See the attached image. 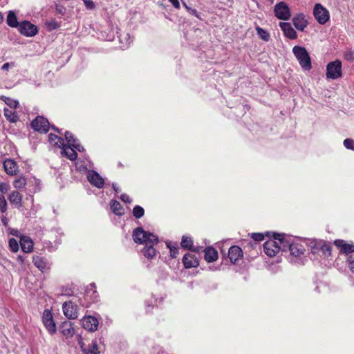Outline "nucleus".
<instances>
[{
    "label": "nucleus",
    "mask_w": 354,
    "mask_h": 354,
    "mask_svg": "<svg viewBox=\"0 0 354 354\" xmlns=\"http://www.w3.org/2000/svg\"><path fill=\"white\" fill-rule=\"evenodd\" d=\"M133 239L135 243L138 244H156L158 242V236L149 232L145 231L139 227L133 231Z\"/></svg>",
    "instance_id": "1"
},
{
    "label": "nucleus",
    "mask_w": 354,
    "mask_h": 354,
    "mask_svg": "<svg viewBox=\"0 0 354 354\" xmlns=\"http://www.w3.org/2000/svg\"><path fill=\"white\" fill-rule=\"evenodd\" d=\"M292 53L304 70L309 71L311 69V59L304 47L295 46L292 48Z\"/></svg>",
    "instance_id": "2"
},
{
    "label": "nucleus",
    "mask_w": 354,
    "mask_h": 354,
    "mask_svg": "<svg viewBox=\"0 0 354 354\" xmlns=\"http://www.w3.org/2000/svg\"><path fill=\"white\" fill-rule=\"evenodd\" d=\"M326 75L328 79L332 80L341 77L342 75L341 62L339 60H335L328 63L326 66Z\"/></svg>",
    "instance_id": "3"
},
{
    "label": "nucleus",
    "mask_w": 354,
    "mask_h": 354,
    "mask_svg": "<svg viewBox=\"0 0 354 354\" xmlns=\"http://www.w3.org/2000/svg\"><path fill=\"white\" fill-rule=\"evenodd\" d=\"M313 15L319 24H325L330 19L328 10L320 3H316L313 9Z\"/></svg>",
    "instance_id": "4"
},
{
    "label": "nucleus",
    "mask_w": 354,
    "mask_h": 354,
    "mask_svg": "<svg viewBox=\"0 0 354 354\" xmlns=\"http://www.w3.org/2000/svg\"><path fill=\"white\" fill-rule=\"evenodd\" d=\"M275 16L281 20H288L291 17L290 10L284 1L277 3L274 9Z\"/></svg>",
    "instance_id": "5"
},
{
    "label": "nucleus",
    "mask_w": 354,
    "mask_h": 354,
    "mask_svg": "<svg viewBox=\"0 0 354 354\" xmlns=\"http://www.w3.org/2000/svg\"><path fill=\"white\" fill-rule=\"evenodd\" d=\"M19 30L21 35L26 37L35 36L37 32V28L28 21H24L19 26Z\"/></svg>",
    "instance_id": "6"
},
{
    "label": "nucleus",
    "mask_w": 354,
    "mask_h": 354,
    "mask_svg": "<svg viewBox=\"0 0 354 354\" xmlns=\"http://www.w3.org/2000/svg\"><path fill=\"white\" fill-rule=\"evenodd\" d=\"M32 128L41 133H46L49 129V122L42 116H37L31 122Z\"/></svg>",
    "instance_id": "7"
},
{
    "label": "nucleus",
    "mask_w": 354,
    "mask_h": 354,
    "mask_svg": "<svg viewBox=\"0 0 354 354\" xmlns=\"http://www.w3.org/2000/svg\"><path fill=\"white\" fill-rule=\"evenodd\" d=\"M63 313L64 315L69 319H75L78 316L77 306L72 301H66L62 305Z\"/></svg>",
    "instance_id": "8"
},
{
    "label": "nucleus",
    "mask_w": 354,
    "mask_h": 354,
    "mask_svg": "<svg viewBox=\"0 0 354 354\" xmlns=\"http://www.w3.org/2000/svg\"><path fill=\"white\" fill-rule=\"evenodd\" d=\"M42 321L46 328L50 334L55 333L57 328L50 310L48 309L44 310L42 316Z\"/></svg>",
    "instance_id": "9"
},
{
    "label": "nucleus",
    "mask_w": 354,
    "mask_h": 354,
    "mask_svg": "<svg viewBox=\"0 0 354 354\" xmlns=\"http://www.w3.org/2000/svg\"><path fill=\"white\" fill-rule=\"evenodd\" d=\"M280 247L277 240H268L263 243L265 253L270 257H274L279 251Z\"/></svg>",
    "instance_id": "10"
},
{
    "label": "nucleus",
    "mask_w": 354,
    "mask_h": 354,
    "mask_svg": "<svg viewBox=\"0 0 354 354\" xmlns=\"http://www.w3.org/2000/svg\"><path fill=\"white\" fill-rule=\"evenodd\" d=\"M275 240H277L280 247V250L287 251L289 250L292 245L293 239L290 236H286L284 234H274L273 236Z\"/></svg>",
    "instance_id": "11"
},
{
    "label": "nucleus",
    "mask_w": 354,
    "mask_h": 354,
    "mask_svg": "<svg viewBox=\"0 0 354 354\" xmlns=\"http://www.w3.org/2000/svg\"><path fill=\"white\" fill-rule=\"evenodd\" d=\"M87 179L91 185L97 188H102L104 185V180L103 178L94 170L88 171Z\"/></svg>",
    "instance_id": "12"
},
{
    "label": "nucleus",
    "mask_w": 354,
    "mask_h": 354,
    "mask_svg": "<svg viewBox=\"0 0 354 354\" xmlns=\"http://www.w3.org/2000/svg\"><path fill=\"white\" fill-rule=\"evenodd\" d=\"M98 320L93 316H86L82 319L84 328L89 331H95L98 327Z\"/></svg>",
    "instance_id": "13"
},
{
    "label": "nucleus",
    "mask_w": 354,
    "mask_h": 354,
    "mask_svg": "<svg viewBox=\"0 0 354 354\" xmlns=\"http://www.w3.org/2000/svg\"><path fill=\"white\" fill-rule=\"evenodd\" d=\"M292 21L295 28L299 31H303L308 24L306 16L303 13L295 15Z\"/></svg>",
    "instance_id": "14"
},
{
    "label": "nucleus",
    "mask_w": 354,
    "mask_h": 354,
    "mask_svg": "<svg viewBox=\"0 0 354 354\" xmlns=\"http://www.w3.org/2000/svg\"><path fill=\"white\" fill-rule=\"evenodd\" d=\"M279 27L282 30L285 37L290 39H295L297 37L296 30L292 27L288 22H280Z\"/></svg>",
    "instance_id": "15"
},
{
    "label": "nucleus",
    "mask_w": 354,
    "mask_h": 354,
    "mask_svg": "<svg viewBox=\"0 0 354 354\" xmlns=\"http://www.w3.org/2000/svg\"><path fill=\"white\" fill-rule=\"evenodd\" d=\"M3 165L4 170L8 175H17L19 171V167L17 163L14 160L8 158L3 161Z\"/></svg>",
    "instance_id": "16"
},
{
    "label": "nucleus",
    "mask_w": 354,
    "mask_h": 354,
    "mask_svg": "<svg viewBox=\"0 0 354 354\" xmlns=\"http://www.w3.org/2000/svg\"><path fill=\"white\" fill-rule=\"evenodd\" d=\"M334 244L339 249L341 253L348 254L354 252V244L353 243H347L344 240L337 239L335 241Z\"/></svg>",
    "instance_id": "17"
},
{
    "label": "nucleus",
    "mask_w": 354,
    "mask_h": 354,
    "mask_svg": "<svg viewBox=\"0 0 354 354\" xmlns=\"http://www.w3.org/2000/svg\"><path fill=\"white\" fill-rule=\"evenodd\" d=\"M242 257L243 252L240 247L233 245L230 248L228 251V257L232 263H235Z\"/></svg>",
    "instance_id": "18"
},
{
    "label": "nucleus",
    "mask_w": 354,
    "mask_h": 354,
    "mask_svg": "<svg viewBox=\"0 0 354 354\" xmlns=\"http://www.w3.org/2000/svg\"><path fill=\"white\" fill-rule=\"evenodd\" d=\"M183 263L186 268H196L199 265L198 259L194 254L187 253L183 258Z\"/></svg>",
    "instance_id": "19"
},
{
    "label": "nucleus",
    "mask_w": 354,
    "mask_h": 354,
    "mask_svg": "<svg viewBox=\"0 0 354 354\" xmlns=\"http://www.w3.org/2000/svg\"><path fill=\"white\" fill-rule=\"evenodd\" d=\"M59 331L66 338L71 337L75 334V329L70 322H63L59 327Z\"/></svg>",
    "instance_id": "20"
},
{
    "label": "nucleus",
    "mask_w": 354,
    "mask_h": 354,
    "mask_svg": "<svg viewBox=\"0 0 354 354\" xmlns=\"http://www.w3.org/2000/svg\"><path fill=\"white\" fill-rule=\"evenodd\" d=\"M8 200L11 204L17 208L22 206V196L17 191H12L8 196Z\"/></svg>",
    "instance_id": "21"
},
{
    "label": "nucleus",
    "mask_w": 354,
    "mask_h": 354,
    "mask_svg": "<svg viewBox=\"0 0 354 354\" xmlns=\"http://www.w3.org/2000/svg\"><path fill=\"white\" fill-rule=\"evenodd\" d=\"M62 149V153L66 156L70 160H75L77 158V153L71 145H64L61 147Z\"/></svg>",
    "instance_id": "22"
},
{
    "label": "nucleus",
    "mask_w": 354,
    "mask_h": 354,
    "mask_svg": "<svg viewBox=\"0 0 354 354\" xmlns=\"http://www.w3.org/2000/svg\"><path fill=\"white\" fill-rule=\"evenodd\" d=\"M20 245L22 250L26 253L32 252L33 249L32 241L29 237L26 236L21 237Z\"/></svg>",
    "instance_id": "23"
},
{
    "label": "nucleus",
    "mask_w": 354,
    "mask_h": 354,
    "mask_svg": "<svg viewBox=\"0 0 354 354\" xmlns=\"http://www.w3.org/2000/svg\"><path fill=\"white\" fill-rule=\"evenodd\" d=\"M204 252L205 259L207 262H214L218 259V252L214 248L208 247L205 248Z\"/></svg>",
    "instance_id": "24"
},
{
    "label": "nucleus",
    "mask_w": 354,
    "mask_h": 354,
    "mask_svg": "<svg viewBox=\"0 0 354 354\" xmlns=\"http://www.w3.org/2000/svg\"><path fill=\"white\" fill-rule=\"evenodd\" d=\"M289 251L292 256L299 257L304 254V247L300 243L293 242L289 249Z\"/></svg>",
    "instance_id": "25"
},
{
    "label": "nucleus",
    "mask_w": 354,
    "mask_h": 354,
    "mask_svg": "<svg viewBox=\"0 0 354 354\" xmlns=\"http://www.w3.org/2000/svg\"><path fill=\"white\" fill-rule=\"evenodd\" d=\"M7 24L10 27L17 28L19 27V23L17 21V17L14 11L10 10L8 12L6 19Z\"/></svg>",
    "instance_id": "26"
},
{
    "label": "nucleus",
    "mask_w": 354,
    "mask_h": 354,
    "mask_svg": "<svg viewBox=\"0 0 354 354\" xmlns=\"http://www.w3.org/2000/svg\"><path fill=\"white\" fill-rule=\"evenodd\" d=\"M34 265L41 271H44L47 268V262L43 257L35 256L32 258Z\"/></svg>",
    "instance_id": "27"
},
{
    "label": "nucleus",
    "mask_w": 354,
    "mask_h": 354,
    "mask_svg": "<svg viewBox=\"0 0 354 354\" xmlns=\"http://www.w3.org/2000/svg\"><path fill=\"white\" fill-rule=\"evenodd\" d=\"M95 289V283H91V284H90L89 286H88V288L86 290L85 297L86 298H88L89 297H93L92 302L97 301L98 295H97V292Z\"/></svg>",
    "instance_id": "28"
},
{
    "label": "nucleus",
    "mask_w": 354,
    "mask_h": 354,
    "mask_svg": "<svg viewBox=\"0 0 354 354\" xmlns=\"http://www.w3.org/2000/svg\"><path fill=\"white\" fill-rule=\"evenodd\" d=\"M48 140L50 143H53L55 146L59 148H61L64 145V139L62 137L53 133H50L48 135Z\"/></svg>",
    "instance_id": "29"
},
{
    "label": "nucleus",
    "mask_w": 354,
    "mask_h": 354,
    "mask_svg": "<svg viewBox=\"0 0 354 354\" xmlns=\"http://www.w3.org/2000/svg\"><path fill=\"white\" fill-rule=\"evenodd\" d=\"M143 254L148 259H152L156 255V250L153 248V245L148 244L143 249Z\"/></svg>",
    "instance_id": "30"
},
{
    "label": "nucleus",
    "mask_w": 354,
    "mask_h": 354,
    "mask_svg": "<svg viewBox=\"0 0 354 354\" xmlns=\"http://www.w3.org/2000/svg\"><path fill=\"white\" fill-rule=\"evenodd\" d=\"M4 115L6 119L11 122H15L19 119L18 115L16 114L15 111L10 109H4Z\"/></svg>",
    "instance_id": "31"
},
{
    "label": "nucleus",
    "mask_w": 354,
    "mask_h": 354,
    "mask_svg": "<svg viewBox=\"0 0 354 354\" xmlns=\"http://www.w3.org/2000/svg\"><path fill=\"white\" fill-rule=\"evenodd\" d=\"M110 205L111 209L114 214L117 215H122L123 214V208L118 201H111Z\"/></svg>",
    "instance_id": "32"
},
{
    "label": "nucleus",
    "mask_w": 354,
    "mask_h": 354,
    "mask_svg": "<svg viewBox=\"0 0 354 354\" xmlns=\"http://www.w3.org/2000/svg\"><path fill=\"white\" fill-rule=\"evenodd\" d=\"M255 29L257 30V33L258 36L261 39H263L265 41H268L270 40V35L267 30H266L265 29H263L259 26H257L255 28Z\"/></svg>",
    "instance_id": "33"
},
{
    "label": "nucleus",
    "mask_w": 354,
    "mask_h": 354,
    "mask_svg": "<svg viewBox=\"0 0 354 354\" xmlns=\"http://www.w3.org/2000/svg\"><path fill=\"white\" fill-rule=\"evenodd\" d=\"M26 178L24 176H20L13 182V186L17 189L24 188L26 185Z\"/></svg>",
    "instance_id": "34"
},
{
    "label": "nucleus",
    "mask_w": 354,
    "mask_h": 354,
    "mask_svg": "<svg viewBox=\"0 0 354 354\" xmlns=\"http://www.w3.org/2000/svg\"><path fill=\"white\" fill-rule=\"evenodd\" d=\"M181 246L186 249L192 248L193 241L191 237L183 236L181 241Z\"/></svg>",
    "instance_id": "35"
},
{
    "label": "nucleus",
    "mask_w": 354,
    "mask_h": 354,
    "mask_svg": "<svg viewBox=\"0 0 354 354\" xmlns=\"http://www.w3.org/2000/svg\"><path fill=\"white\" fill-rule=\"evenodd\" d=\"M145 210L144 209L140 206V205H136L133 209V215L136 218H140L144 216Z\"/></svg>",
    "instance_id": "36"
},
{
    "label": "nucleus",
    "mask_w": 354,
    "mask_h": 354,
    "mask_svg": "<svg viewBox=\"0 0 354 354\" xmlns=\"http://www.w3.org/2000/svg\"><path fill=\"white\" fill-rule=\"evenodd\" d=\"M5 103L10 106V108H16L19 106V102L15 100H12L8 97L3 96L1 97Z\"/></svg>",
    "instance_id": "37"
},
{
    "label": "nucleus",
    "mask_w": 354,
    "mask_h": 354,
    "mask_svg": "<svg viewBox=\"0 0 354 354\" xmlns=\"http://www.w3.org/2000/svg\"><path fill=\"white\" fill-rule=\"evenodd\" d=\"M83 352L85 354H98L97 344L92 343V344L88 346V348L84 349Z\"/></svg>",
    "instance_id": "38"
},
{
    "label": "nucleus",
    "mask_w": 354,
    "mask_h": 354,
    "mask_svg": "<svg viewBox=\"0 0 354 354\" xmlns=\"http://www.w3.org/2000/svg\"><path fill=\"white\" fill-rule=\"evenodd\" d=\"M7 201L3 195H0V211L1 213H5L7 211Z\"/></svg>",
    "instance_id": "39"
},
{
    "label": "nucleus",
    "mask_w": 354,
    "mask_h": 354,
    "mask_svg": "<svg viewBox=\"0 0 354 354\" xmlns=\"http://www.w3.org/2000/svg\"><path fill=\"white\" fill-rule=\"evenodd\" d=\"M9 247L11 251L17 252L19 250V244L16 239L12 238L9 240Z\"/></svg>",
    "instance_id": "40"
},
{
    "label": "nucleus",
    "mask_w": 354,
    "mask_h": 354,
    "mask_svg": "<svg viewBox=\"0 0 354 354\" xmlns=\"http://www.w3.org/2000/svg\"><path fill=\"white\" fill-rule=\"evenodd\" d=\"M344 146L348 149L354 151V140L346 138L344 140Z\"/></svg>",
    "instance_id": "41"
},
{
    "label": "nucleus",
    "mask_w": 354,
    "mask_h": 354,
    "mask_svg": "<svg viewBox=\"0 0 354 354\" xmlns=\"http://www.w3.org/2000/svg\"><path fill=\"white\" fill-rule=\"evenodd\" d=\"M65 139L67 141L68 145H71V143H75L77 142L76 140L73 138V134L69 131L65 132Z\"/></svg>",
    "instance_id": "42"
},
{
    "label": "nucleus",
    "mask_w": 354,
    "mask_h": 354,
    "mask_svg": "<svg viewBox=\"0 0 354 354\" xmlns=\"http://www.w3.org/2000/svg\"><path fill=\"white\" fill-rule=\"evenodd\" d=\"M167 247L170 250V255L172 258H176L178 255V248L176 247H171L169 244H167Z\"/></svg>",
    "instance_id": "43"
},
{
    "label": "nucleus",
    "mask_w": 354,
    "mask_h": 354,
    "mask_svg": "<svg viewBox=\"0 0 354 354\" xmlns=\"http://www.w3.org/2000/svg\"><path fill=\"white\" fill-rule=\"evenodd\" d=\"M10 187L9 185V184L6 183H0V192L2 193V194H6L8 192V190L10 189Z\"/></svg>",
    "instance_id": "44"
},
{
    "label": "nucleus",
    "mask_w": 354,
    "mask_h": 354,
    "mask_svg": "<svg viewBox=\"0 0 354 354\" xmlns=\"http://www.w3.org/2000/svg\"><path fill=\"white\" fill-rule=\"evenodd\" d=\"M251 237L254 241H261L263 240V239H264V236L261 233H252L251 234Z\"/></svg>",
    "instance_id": "45"
},
{
    "label": "nucleus",
    "mask_w": 354,
    "mask_h": 354,
    "mask_svg": "<svg viewBox=\"0 0 354 354\" xmlns=\"http://www.w3.org/2000/svg\"><path fill=\"white\" fill-rule=\"evenodd\" d=\"M83 2L86 8L89 10H93L95 8L94 2L92 0H83Z\"/></svg>",
    "instance_id": "46"
},
{
    "label": "nucleus",
    "mask_w": 354,
    "mask_h": 354,
    "mask_svg": "<svg viewBox=\"0 0 354 354\" xmlns=\"http://www.w3.org/2000/svg\"><path fill=\"white\" fill-rule=\"evenodd\" d=\"M183 6L187 10V11L192 15L196 16V17L199 18V16L198 15V12L196 9H192L187 6L185 3H183Z\"/></svg>",
    "instance_id": "47"
},
{
    "label": "nucleus",
    "mask_w": 354,
    "mask_h": 354,
    "mask_svg": "<svg viewBox=\"0 0 354 354\" xmlns=\"http://www.w3.org/2000/svg\"><path fill=\"white\" fill-rule=\"evenodd\" d=\"M322 250H323L324 254H328V255H330L331 248H330V246H328V245H327L326 244H324L322 246Z\"/></svg>",
    "instance_id": "48"
},
{
    "label": "nucleus",
    "mask_w": 354,
    "mask_h": 354,
    "mask_svg": "<svg viewBox=\"0 0 354 354\" xmlns=\"http://www.w3.org/2000/svg\"><path fill=\"white\" fill-rule=\"evenodd\" d=\"M120 199H121L123 202H124V203H131V198H130V197H129L127 194H122V195H121V196H120Z\"/></svg>",
    "instance_id": "49"
},
{
    "label": "nucleus",
    "mask_w": 354,
    "mask_h": 354,
    "mask_svg": "<svg viewBox=\"0 0 354 354\" xmlns=\"http://www.w3.org/2000/svg\"><path fill=\"white\" fill-rule=\"evenodd\" d=\"M348 261L349 269L354 273V257H349Z\"/></svg>",
    "instance_id": "50"
},
{
    "label": "nucleus",
    "mask_w": 354,
    "mask_h": 354,
    "mask_svg": "<svg viewBox=\"0 0 354 354\" xmlns=\"http://www.w3.org/2000/svg\"><path fill=\"white\" fill-rule=\"evenodd\" d=\"M71 146L74 148V149H77L79 151H82L84 150V147L78 143H71Z\"/></svg>",
    "instance_id": "51"
},
{
    "label": "nucleus",
    "mask_w": 354,
    "mask_h": 354,
    "mask_svg": "<svg viewBox=\"0 0 354 354\" xmlns=\"http://www.w3.org/2000/svg\"><path fill=\"white\" fill-rule=\"evenodd\" d=\"M169 1L173 5V6L176 8L179 9L180 6L178 0H169Z\"/></svg>",
    "instance_id": "52"
},
{
    "label": "nucleus",
    "mask_w": 354,
    "mask_h": 354,
    "mask_svg": "<svg viewBox=\"0 0 354 354\" xmlns=\"http://www.w3.org/2000/svg\"><path fill=\"white\" fill-rule=\"evenodd\" d=\"M10 65L15 66L14 63L6 62L1 66V69L3 71H8Z\"/></svg>",
    "instance_id": "53"
},
{
    "label": "nucleus",
    "mask_w": 354,
    "mask_h": 354,
    "mask_svg": "<svg viewBox=\"0 0 354 354\" xmlns=\"http://www.w3.org/2000/svg\"><path fill=\"white\" fill-rule=\"evenodd\" d=\"M345 57L348 60H349V59L353 60V59H354V53L352 52L348 53L345 54Z\"/></svg>",
    "instance_id": "54"
},
{
    "label": "nucleus",
    "mask_w": 354,
    "mask_h": 354,
    "mask_svg": "<svg viewBox=\"0 0 354 354\" xmlns=\"http://www.w3.org/2000/svg\"><path fill=\"white\" fill-rule=\"evenodd\" d=\"M202 248H203L202 247H200V246L194 247L192 245V248H189V250L191 251H193V252H199Z\"/></svg>",
    "instance_id": "55"
},
{
    "label": "nucleus",
    "mask_w": 354,
    "mask_h": 354,
    "mask_svg": "<svg viewBox=\"0 0 354 354\" xmlns=\"http://www.w3.org/2000/svg\"><path fill=\"white\" fill-rule=\"evenodd\" d=\"M78 344L81 347L82 351H84V349H85L86 348H84V344L81 337H80L78 339Z\"/></svg>",
    "instance_id": "56"
},
{
    "label": "nucleus",
    "mask_w": 354,
    "mask_h": 354,
    "mask_svg": "<svg viewBox=\"0 0 354 354\" xmlns=\"http://www.w3.org/2000/svg\"><path fill=\"white\" fill-rule=\"evenodd\" d=\"M1 222H2V223L3 224L4 226H6L8 225V219H7V218L6 216H3L1 218Z\"/></svg>",
    "instance_id": "57"
},
{
    "label": "nucleus",
    "mask_w": 354,
    "mask_h": 354,
    "mask_svg": "<svg viewBox=\"0 0 354 354\" xmlns=\"http://www.w3.org/2000/svg\"><path fill=\"white\" fill-rule=\"evenodd\" d=\"M113 188L115 192H119V191H120L119 189L116 187V185L114 183L113 184Z\"/></svg>",
    "instance_id": "58"
},
{
    "label": "nucleus",
    "mask_w": 354,
    "mask_h": 354,
    "mask_svg": "<svg viewBox=\"0 0 354 354\" xmlns=\"http://www.w3.org/2000/svg\"><path fill=\"white\" fill-rule=\"evenodd\" d=\"M3 16L2 15V13L0 12V24L3 22Z\"/></svg>",
    "instance_id": "59"
},
{
    "label": "nucleus",
    "mask_w": 354,
    "mask_h": 354,
    "mask_svg": "<svg viewBox=\"0 0 354 354\" xmlns=\"http://www.w3.org/2000/svg\"><path fill=\"white\" fill-rule=\"evenodd\" d=\"M52 128H53L55 131H57L58 133H60V131H59V129H57V128H56V127H52Z\"/></svg>",
    "instance_id": "60"
}]
</instances>
